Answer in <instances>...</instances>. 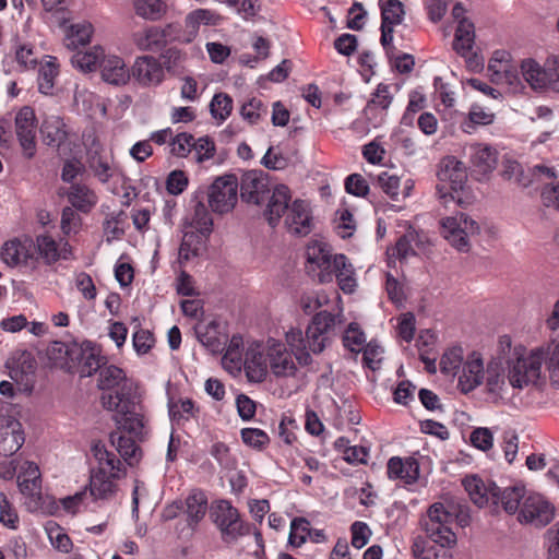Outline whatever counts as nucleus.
Listing matches in <instances>:
<instances>
[{
  "instance_id": "423d86ee",
  "label": "nucleus",
  "mask_w": 559,
  "mask_h": 559,
  "mask_svg": "<svg viewBox=\"0 0 559 559\" xmlns=\"http://www.w3.org/2000/svg\"><path fill=\"white\" fill-rule=\"evenodd\" d=\"M452 521V514L441 503H435L429 508L423 526L433 543L442 547H452L456 544V535L450 527Z\"/></svg>"
},
{
  "instance_id": "39448f33",
  "label": "nucleus",
  "mask_w": 559,
  "mask_h": 559,
  "mask_svg": "<svg viewBox=\"0 0 559 559\" xmlns=\"http://www.w3.org/2000/svg\"><path fill=\"white\" fill-rule=\"evenodd\" d=\"M211 516L225 543H233L250 532V525L240 519L238 510L227 500L218 501L212 508Z\"/></svg>"
},
{
  "instance_id": "9d476101",
  "label": "nucleus",
  "mask_w": 559,
  "mask_h": 559,
  "mask_svg": "<svg viewBox=\"0 0 559 559\" xmlns=\"http://www.w3.org/2000/svg\"><path fill=\"white\" fill-rule=\"evenodd\" d=\"M336 318L328 311L316 313L311 323L306 330V344L309 353L320 354L324 350L329 342V332L335 325Z\"/></svg>"
},
{
  "instance_id": "c85d7f7f",
  "label": "nucleus",
  "mask_w": 559,
  "mask_h": 559,
  "mask_svg": "<svg viewBox=\"0 0 559 559\" xmlns=\"http://www.w3.org/2000/svg\"><path fill=\"white\" fill-rule=\"evenodd\" d=\"M468 156L474 169L480 174L490 173L497 166V151L488 145H471L468 148Z\"/></svg>"
},
{
  "instance_id": "393cba45",
  "label": "nucleus",
  "mask_w": 559,
  "mask_h": 559,
  "mask_svg": "<svg viewBox=\"0 0 559 559\" xmlns=\"http://www.w3.org/2000/svg\"><path fill=\"white\" fill-rule=\"evenodd\" d=\"M307 262L312 270L314 267L320 270L318 274L320 283L332 282V272L330 270L334 265V255L329 250L319 245L309 247L307 250Z\"/></svg>"
},
{
  "instance_id": "b1692460",
  "label": "nucleus",
  "mask_w": 559,
  "mask_h": 559,
  "mask_svg": "<svg viewBox=\"0 0 559 559\" xmlns=\"http://www.w3.org/2000/svg\"><path fill=\"white\" fill-rule=\"evenodd\" d=\"M269 202L264 215L271 226L277 225L283 214L288 210V203L292 199L289 188L285 185L276 186Z\"/></svg>"
},
{
  "instance_id": "603ef678",
  "label": "nucleus",
  "mask_w": 559,
  "mask_h": 559,
  "mask_svg": "<svg viewBox=\"0 0 559 559\" xmlns=\"http://www.w3.org/2000/svg\"><path fill=\"white\" fill-rule=\"evenodd\" d=\"M233 109V99L228 94H215L210 104V111L215 119L224 121L228 118Z\"/></svg>"
},
{
  "instance_id": "72a5a7b5",
  "label": "nucleus",
  "mask_w": 559,
  "mask_h": 559,
  "mask_svg": "<svg viewBox=\"0 0 559 559\" xmlns=\"http://www.w3.org/2000/svg\"><path fill=\"white\" fill-rule=\"evenodd\" d=\"M121 431L123 429L111 432L110 442L129 465H134L140 461L141 450L133 438L123 436Z\"/></svg>"
},
{
  "instance_id": "49530a36",
  "label": "nucleus",
  "mask_w": 559,
  "mask_h": 559,
  "mask_svg": "<svg viewBox=\"0 0 559 559\" xmlns=\"http://www.w3.org/2000/svg\"><path fill=\"white\" fill-rule=\"evenodd\" d=\"M377 181L386 195H389L393 201H400V177L391 175L388 171H383L378 176ZM411 188L412 186H405L404 191L402 192L403 198L408 197Z\"/></svg>"
},
{
  "instance_id": "6ab92c4d",
  "label": "nucleus",
  "mask_w": 559,
  "mask_h": 559,
  "mask_svg": "<svg viewBox=\"0 0 559 559\" xmlns=\"http://www.w3.org/2000/svg\"><path fill=\"white\" fill-rule=\"evenodd\" d=\"M484 377L483 359L479 354L472 353L464 362L462 373L459 376V386L464 393L471 392L483 383Z\"/></svg>"
},
{
  "instance_id": "5701e85b",
  "label": "nucleus",
  "mask_w": 559,
  "mask_h": 559,
  "mask_svg": "<svg viewBox=\"0 0 559 559\" xmlns=\"http://www.w3.org/2000/svg\"><path fill=\"white\" fill-rule=\"evenodd\" d=\"M99 68L103 80L109 84L123 85L130 80V70L127 69L124 61L118 56H104Z\"/></svg>"
},
{
  "instance_id": "864d4df0",
  "label": "nucleus",
  "mask_w": 559,
  "mask_h": 559,
  "mask_svg": "<svg viewBox=\"0 0 559 559\" xmlns=\"http://www.w3.org/2000/svg\"><path fill=\"white\" fill-rule=\"evenodd\" d=\"M310 523L304 518H296L290 523L288 543L290 546L300 547L309 537Z\"/></svg>"
},
{
  "instance_id": "7ed1b4c3",
  "label": "nucleus",
  "mask_w": 559,
  "mask_h": 559,
  "mask_svg": "<svg viewBox=\"0 0 559 559\" xmlns=\"http://www.w3.org/2000/svg\"><path fill=\"white\" fill-rule=\"evenodd\" d=\"M545 354L540 348L525 353L515 348L507 360L508 381L513 390H523L535 384L540 377Z\"/></svg>"
},
{
  "instance_id": "e2e57ef3",
  "label": "nucleus",
  "mask_w": 559,
  "mask_h": 559,
  "mask_svg": "<svg viewBox=\"0 0 559 559\" xmlns=\"http://www.w3.org/2000/svg\"><path fill=\"white\" fill-rule=\"evenodd\" d=\"M75 287L82 294L83 298L91 301L97 296L96 286L90 274L85 272H79L74 278Z\"/></svg>"
},
{
  "instance_id": "69168bd1",
  "label": "nucleus",
  "mask_w": 559,
  "mask_h": 559,
  "mask_svg": "<svg viewBox=\"0 0 559 559\" xmlns=\"http://www.w3.org/2000/svg\"><path fill=\"white\" fill-rule=\"evenodd\" d=\"M301 308L307 314H311L329 302V297L323 292L306 294L301 297Z\"/></svg>"
},
{
  "instance_id": "c756f323",
  "label": "nucleus",
  "mask_w": 559,
  "mask_h": 559,
  "mask_svg": "<svg viewBox=\"0 0 559 559\" xmlns=\"http://www.w3.org/2000/svg\"><path fill=\"white\" fill-rule=\"evenodd\" d=\"M487 392L496 397L502 399L508 394L510 388L508 373L498 361H490L486 369Z\"/></svg>"
},
{
  "instance_id": "6e6552de",
  "label": "nucleus",
  "mask_w": 559,
  "mask_h": 559,
  "mask_svg": "<svg viewBox=\"0 0 559 559\" xmlns=\"http://www.w3.org/2000/svg\"><path fill=\"white\" fill-rule=\"evenodd\" d=\"M555 516V507L542 495L527 492L519 512L521 523H530L536 527H544Z\"/></svg>"
},
{
  "instance_id": "0eeeda50",
  "label": "nucleus",
  "mask_w": 559,
  "mask_h": 559,
  "mask_svg": "<svg viewBox=\"0 0 559 559\" xmlns=\"http://www.w3.org/2000/svg\"><path fill=\"white\" fill-rule=\"evenodd\" d=\"M238 200V181L234 175L217 177L207 190L209 206L214 213L230 212Z\"/></svg>"
},
{
  "instance_id": "6e6d98bb",
  "label": "nucleus",
  "mask_w": 559,
  "mask_h": 559,
  "mask_svg": "<svg viewBox=\"0 0 559 559\" xmlns=\"http://www.w3.org/2000/svg\"><path fill=\"white\" fill-rule=\"evenodd\" d=\"M463 360L461 347H454L443 354L440 360V370L445 374H456Z\"/></svg>"
},
{
  "instance_id": "37998d69",
  "label": "nucleus",
  "mask_w": 559,
  "mask_h": 559,
  "mask_svg": "<svg viewBox=\"0 0 559 559\" xmlns=\"http://www.w3.org/2000/svg\"><path fill=\"white\" fill-rule=\"evenodd\" d=\"M522 74L525 81L534 88H543L546 86L549 80V75L546 69H542L540 66L532 60L526 59L521 63Z\"/></svg>"
},
{
  "instance_id": "5fc2aeb1",
  "label": "nucleus",
  "mask_w": 559,
  "mask_h": 559,
  "mask_svg": "<svg viewBox=\"0 0 559 559\" xmlns=\"http://www.w3.org/2000/svg\"><path fill=\"white\" fill-rule=\"evenodd\" d=\"M366 336L357 323H350L343 336V344L353 353H359L365 347Z\"/></svg>"
},
{
  "instance_id": "ea45409f",
  "label": "nucleus",
  "mask_w": 559,
  "mask_h": 559,
  "mask_svg": "<svg viewBox=\"0 0 559 559\" xmlns=\"http://www.w3.org/2000/svg\"><path fill=\"white\" fill-rule=\"evenodd\" d=\"M133 43L141 50H157L165 46L162 27L150 26L132 35Z\"/></svg>"
},
{
  "instance_id": "de8ad7c7",
  "label": "nucleus",
  "mask_w": 559,
  "mask_h": 559,
  "mask_svg": "<svg viewBox=\"0 0 559 559\" xmlns=\"http://www.w3.org/2000/svg\"><path fill=\"white\" fill-rule=\"evenodd\" d=\"M134 9L139 16L156 21L166 12V4L163 0H134Z\"/></svg>"
},
{
  "instance_id": "aec40b11",
  "label": "nucleus",
  "mask_w": 559,
  "mask_h": 559,
  "mask_svg": "<svg viewBox=\"0 0 559 559\" xmlns=\"http://www.w3.org/2000/svg\"><path fill=\"white\" fill-rule=\"evenodd\" d=\"M267 357L270 368L276 377H292L296 373L297 367L284 344L273 342L269 346Z\"/></svg>"
},
{
  "instance_id": "473e14b6",
  "label": "nucleus",
  "mask_w": 559,
  "mask_h": 559,
  "mask_svg": "<svg viewBox=\"0 0 559 559\" xmlns=\"http://www.w3.org/2000/svg\"><path fill=\"white\" fill-rule=\"evenodd\" d=\"M332 277L335 276L340 288L346 293H353L356 287L353 265L348 262L346 255L340 253L334 255V265L330 270Z\"/></svg>"
},
{
  "instance_id": "a878e982",
  "label": "nucleus",
  "mask_w": 559,
  "mask_h": 559,
  "mask_svg": "<svg viewBox=\"0 0 559 559\" xmlns=\"http://www.w3.org/2000/svg\"><path fill=\"white\" fill-rule=\"evenodd\" d=\"M388 477L393 480L401 479L407 485L414 484L419 477V464L413 457L402 460L393 456L388 462Z\"/></svg>"
},
{
  "instance_id": "f3484780",
  "label": "nucleus",
  "mask_w": 559,
  "mask_h": 559,
  "mask_svg": "<svg viewBox=\"0 0 559 559\" xmlns=\"http://www.w3.org/2000/svg\"><path fill=\"white\" fill-rule=\"evenodd\" d=\"M24 432L19 420L12 417H0V455L11 456L24 443Z\"/></svg>"
},
{
  "instance_id": "2eb2a0df",
  "label": "nucleus",
  "mask_w": 559,
  "mask_h": 559,
  "mask_svg": "<svg viewBox=\"0 0 559 559\" xmlns=\"http://www.w3.org/2000/svg\"><path fill=\"white\" fill-rule=\"evenodd\" d=\"M87 164L93 175L102 183H107L118 173L112 154L106 152L98 144H93L87 151Z\"/></svg>"
},
{
  "instance_id": "bb28decb",
  "label": "nucleus",
  "mask_w": 559,
  "mask_h": 559,
  "mask_svg": "<svg viewBox=\"0 0 559 559\" xmlns=\"http://www.w3.org/2000/svg\"><path fill=\"white\" fill-rule=\"evenodd\" d=\"M66 195L71 206L82 213L91 212L98 201L95 191L87 185L81 182L72 183L66 192Z\"/></svg>"
},
{
  "instance_id": "774afa93",
  "label": "nucleus",
  "mask_w": 559,
  "mask_h": 559,
  "mask_svg": "<svg viewBox=\"0 0 559 559\" xmlns=\"http://www.w3.org/2000/svg\"><path fill=\"white\" fill-rule=\"evenodd\" d=\"M350 531H352V545L355 548L360 549L367 545V543L371 536V531L365 522H360V521L354 522L350 526Z\"/></svg>"
},
{
  "instance_id": "e433bc0d",
  "label": "nucleus",
  "mask_w": 559,
  "mask_h": 559,
  "mask_svg": "<svg viewBox=\"0 0 559 559\" xmlns=\"http://www.w3.org/2000/svg\"><path fill=\"white\" fill-rule=\"evenodd\" d=\"M93 33L94 27L88 21L71 24L67 32L64 45L72 50L78 49L80 46H86L90 44Z\"/></svg>"
},
{
  "instance_id": "4be33fe9",
  "label": "nucleus",
  "mask_w": 559,
  "mask_h": 559,
  "mask_svg": "<svg viewBox=\"0 0 559 559\" xmlns=\"http://www.w3.org/2000/svg\"><path fill=\"white\" fill-rule=\"evenodd\" d=\"M488 74L493 83L512 84L516 79L515 71L510 63V53L506 50H496L489 60Z\"/></svg>"
},
{
  "instance_id": "3c124183",
  "label": "nucleus",
  "mask_w": 559,
  "mask_h": 559,
  "mask_svg": "<svg viewBox=\"0 0 559 559\" xmlns=\"http://www.w3.org/2000/svg\"><path fill=\"white\" fill-rule=\"evenodd\" d=\"M380 8L382 17L381 24L394 27L402 23L405 12L403 3L400 0H389Z\"/></svg>"
},
{
  "instance_id": "58836bf2",
  "label": "nucleus",
  "mask_w": 559,
  "mask_h": 559,
  "mask_svg": "<svg viewBox=\"0 0 559 559\" xmlns=\"http://www.w3.org/2000/svg\"><path fill=\"white\" fill-rule=\"evenodd\" d=\"M185 504L188 524L192 527L204 518L207 510V498L204 492L194 490L187 497Z\"/></svg>"
},
{
  "instance_id": "052dcab7",
  "label": "nucleus",
  "mask_w": 559,
  "mask_h": 559,
  "mask_svg": "<svg viewBox=\"0 0 559 559\" xmlns=\"http://www.w3.org/2000/svg\"><path fill=\"white\" fill-rule=\"evenodd\" d=\"M192 151L194 152L195 160L203 163L215 155V143L209 136H202L198 140L193 138Z\"/></svg>"
},
{
  "instance_id": "8fccbe9b",
  "label": "nucleus",
  "mask_w": 559,
  "mask_h": 559,
  "mask_svg": "<svg viewBox=\"0 0 559 559\" xmlns=\"http://www.w3.org/2000/svg\"><path fill=\"white\" fill-rule=\"evenodd\" d=\"M168 412L170 419L177 424L187 421L195 416L198 409L194 407V403L190 399L179 400L177 402L170 401L168 403Z\"/></svg>"
},
{
  "instance_id": "dca6fc26",
  "label": "nucleus",
  "mask_w": 559,
  "mask_h": 559,
  "mask_svg": "<svg viewBox=\"0 0 559 559\" xmlns=\"http://www.w3.org/2000/svg\"><path fill=\"white\" fill-rule=\"evenodd\" d=\"M439 185H444L455 193L463 191L467 180V173L464 164L454 156L444 157L439 165L437 173Z\"/></svg>"
},
{
  "instance_id": "7c9ffc66",
  "label": "nucleus",
  "mask_w": 559,
  "mask_h": 559,
  "mask_svg": "<svg viewBox=\"0 0 559 559\" xmlns=\"http://www.w3.org/2000/svg\"><path fill=\"white\" fill-rule=\"evenodd\" d=\"M192 202L194 203L193 213L189 221L186 222V227L193 228L195 233L209 237L213 230V219L203 203L202 198L194 195Z\"/></svg>"
},
{
  "instance_id": "1a4fd4ad",
  "label": "nucleus",
  "mask_w": 559,
  "mask_h": 559,
  "mask_svg": "<svg viewBox=\"0 0 559 559\" xmlns=\"http://www.w3.org/2000/svg\"><path fill=\"white\" fill-rule=\"evenodd\" d=\"M37 119L29 106L22 107L15 116V134L23 156L32 159L36 154Z\"/></svg>"
},
{
  "instance_id": "f8f14e48",
  "label": "nucleus",
  "mask_w": 559,
  "mask_h": 559,
  "mask_svg": "<svg viewBox=\"0 0 559 559\" xmlns=\"http://www.w3.org/2000/svg\"><path fill=\"white\" fill-rule=\"evenodd\" d=\"M2 260L11 266L23 264L36 267V248L31 238L24 240H11L4 243L1 251Z\"/></svg>"
},
{
  "instance_id": "680f3d73",
  "label": "nucleus",
  "mask_w": 559,
  "mask_h": 559,
  "mask_svg": "<svg viewBox=\"0 0 559 559\" xmlns=\"http://www.w3.org/2000/svg\"><path fill=\"white\" fill-rule=\"evenodd\" d=\"M58 71L53 63L48 62L45 67L40 68L38 74V90L45 95H49L53 88V80Z\"/></svg>"
},
{
  "instance_id": "f257e3e1",
  "label": "nucleus",
  "mask_w": 559,
  "mask_h": 559,
  "mask_svg": "<svg viewBox=\"0 0 559 559\" xmlns=\"http://www.w3.org/2000/svg\"><path fill=\"white\" fill-rule=\"evenodd\" d=\"M98 388L104 391L100 396L102 406L114 413L112 420L117 429L141 438L147 419L133 381L126 377L121 368L111 365L99 370Z\"/></svg>"
},
{
  "instance_id": "a18cd8bd",
  "label": "nucleus",
  "mask_w": 559,
  "mask_h": 559,
  "mask_svg": "<svg viewBox=\"0 0 559 559\" xmlns=\"http://www.w3.org/2000/svg\"><path fill=\"white\" fill-rule=\"evenodd\" d=\"M162 66L168 73L178 75L185 71L187 55L176 47L166 49L162 55Z\"/></svg>"
},
{
  "instance_id": "338daca9",
  "label": "nucleus",
  "mask_w": 559,
  "mask_h": 559,
  "mask_svg": "<svg viewBox=\"0 0 559 559\" xmlns=\"http://www.w3.org/2000/svg\"><path fill=\"white\" fill-rule=\"evenodd\" d=\"M469 440L475 448L481 451H488L492 448L493 435L490 429L480 427L472 431Z\"/></svg>"
},
{
  "instance_id": "a211bd4d",
  "label": "nucleus",
  "mask_w": 559,
  "mask_h": 559,
  "mask_svg": "<svg viewBox=\"0 0 559 559\" xmlns=\"http://www.w3.org/2000/svg\"><path fill=\"white\" fill-rule=\"evenodd\" d=\"M242 369L251 382H262L267 374V359L261 345L252 344L245 353Z\"/></svg>"
},
{
  "instance_id": "20e7f679",
  "label": "nucleus",
  "mask_w": 559,
  "mask_h": 559,
  "mask_svg": "<svg viewBox=\"0 0 559 559\" xmlns=\"http://www.w3.org/2000/svg\"><path fill=\"white\" fill-rule=\"evenodd\" d=\"M441 234L455 249L467 252L471 248L469 239L480 233L479 224L465 213H456L440 222Z\"/></svg>"
},
{
  "instance_id": "79ce46f5",
  "label": "nucleus",
  "mask_w": 559,
  "mask_h": 559,
  "mask_svg": "<svg viewBox=\"0 0 559 559\" xmlns=\"http://www.w3.org/2000/svg\"><path fill=\"white\" fill-rule=\"evenodd\" d=\"M526 495L527 492L524 486L507 487L503 490L500 489L499 503H501L507 513L514 514L518 511L520 512L521 504Z\"/></svg>"
},
{
  "instance_id": "f03ea898",
  "label": "nucleus",
  "mask_w": 559,
  "mask_h": 559,
  "mask_svg": "<svg viewBox=\"0 0 559 559\" xmlns=\"http://www.w3.org/2000/svg\"><path fill=\"white\" fill-rule=\"evenodd\" d=\"M92 451L98 468L90 477V496L94 500H109L116 495V480L123 475L122 463L102 443L94 444Z\"/></svg>"
},
{
  "instance_id": "0e129e2a",
  "label": "nucleus",
  "mask_w": 559,
  "mask_h": 559,
  "mask_svg": "<svg viewBox=\"0 0 559 559\" xmlns=\"http://www.w3.org/2000/svg\"><path fill=\"white\" fill-rule=\"evenodd\" d=\"M189 179L182 170H173L166 179V189L169 194H181L188 187Z\"/></svg>"
},
{
  "instance_id": "ddd939ff",
  "label": "nucleus",
  "mask_w": 559,
  "mask_h": 559,
  "mask_svg": "<svg viewBox=\"0 0 559 559\" xmlns=\"http://www.w3.org/2000/svg\"><path fill=\"white\" fill-rule=\"evenodd\" d=\"M462 484L471 500L479 508L499 504L500 488L492 481H484L479 477L466 476Z\"/></svg>"
},
{
  "instance_id": "412c9836",
  "label": "nucleus",
  "mask_w": 559,
  "mask_h": 559,
  "mask_svg": "<svg viewBox=\"0 0 559 559\" xmlns=\"http://www.w3.org/2000/svg\"><path fill=\"white\" fill-rule=\"evenodd\" d=\"M286 225L290 233L306 236L311 231V215L307 202L295 200L289 207Z\"/></svg>"
},
{
  "instance_id": "f704fd0d",
  "label": "nucleus",
  "mask_w": 559,
  "mask_h": 559,
  "mask_svg": "<svg viewBox=\"0 0 559 559\" xmlns=\"http://www.w3.org/2000/svg\"><path fill=\"white\" fill-rule=\"evenodd\" d=\"M243 356V341L240 335H234L226 348V352L222 358L224 368L233 373L237 374L242 370Z\"/></svg>"
},
{
  "instance_id": "c03bdc74",
  "label": "nucleus",
  "mask_w": 559,
  "mask_h": 559,
  "mask_svg": "<svg viewBox=\"0 0 559 559\" xmlns=\"http://www.w3.org/2000/svg\"><path fill=\"white\" fill-rule=\"evenodd\" d=\"M34 247L36 248V258L40 257L46 264H52L61 257L57 242L48 235L37 236Z\"/></svg>"
},
{
  "instance_id": "bf43d9fd",
  "label": "nucleus",
  "mask_w": 559,
  "mask_h": 559,
  "mask_svg": "<svg viewBox=\"0 0 559 559\" xmlns=\"http://www.w3.org/2000/svg\"><path fill=\"white\" fill-rule=\"evenodd\" d=\"M267 107L259 98H252L243 104L240 114L250 123H257L263 115H266Z\"/></svg>"
},
{
  "instance_id": "13d9d810",
  "label": "nucleus",
  "mask_w": 559,
  "mask_h": 559,
  "mask_svg": "<svg viewBox=\"0 0 559 559\" xmlns=\"http://www.w3.org/2000/svg\"><path fill=\"white\" fill-rule=\"evenodd\" d=\"M193 135L187 132H181L175 135L170 141L171 155L185 158L192 152Z\"/></svg>"
},
{
  "instance_id": "4d7b16f0",
  "label": "nucleus",
  "mask_w": 559,
  "mask_h": 559,
  "mask_svg": "<svg viewBox=\"0 0 559 559\" xmlns=\"http://www.w3.org/2000/svg\"><path fill=\"white\" fill-rule=\"evenodd\" d=\"M242 442L255 450H263L270 442L267 433L258 428H243L240 431Z\"/></svg>"
},
{
  "instance_id": "09e8293b",
  "label": "nucleus",
  "mask_w": 559,
  "mask_h": 559,
  "mask_svg": "<svg viewBox=\"0 0 559 559\" xmlns=\"http://www.w3.org/2000/svg\"><path fill=\"white\" fill-rule=\"evenodd\" d=\"M76 366L81 367L80 373L82 377H88L100 369V358L93 347L90 345L84 347L82 345V353L75 359V367Z\"/></svg>"
},
{
  "instance_id": "4c0bfd02",
  "label": "nucleus",
  "mask_w": 559,
  "mask_h": 559,
  "mask_svg": "<svg viewBox=\"0 0 559 559\" xmlns=\"http://www.w3.org/2000/svg\"><path fill=\"white\" fill-rule=\"evenodd\" d=\"M285 340L296 360L301 366H308L312 362V357L307 349L306 336L299 329H290L286 332Z\"/></svg>"
},
{
  "instance_id": "9b49d317",
  "label": "nucleus",
  "mask_w": 559,
  "mask_h": 559,
  "mask_svg": "<svg viewBox=\"0 0 559 559\" xmlns=\"http://www.w3.org/2000/svg\"><path fill=\"white\" fill-rule=\"evenodd\" d=\"M269 194V178L262 170H249L241 176L240 197L243 201L259 205Z\"/></svg>"
},
{
  "instance_id": "cd10ccee",
  "label": "nucleus",
  "mask_w": 559,
  "mask_h": 559,
  "mask_svg": "<svg viewBox=\"0 0 559 559\" xmlns=\"http://www.w3.org/2000/svg\"><path fill=\"white\" fill-rule=\"evenodd\" d=\"M82 353V345L76 342L66 344L62 342H53L48 348V356L56 365L73 369L75 368V359Z\"/></svg>"
},
{
  "instance_id": "c9c22d12",
  "label": "nucleus",
  "mask_w": 559,
  "mask_h": 559,
  "mask_svg": "<svg viewBox=\"0 0 559 559\" xmlns=\"http://www.w3.org/2000/svg\"><path fill=\"white\" fill-rule=\"evenodd\" d=\"M207 237L193 230H185L178 251V262L183 265L190 259L200 254Z\"/></svg>"
},
{
  "instance_id": "2f4dec72",
  "label": "nucleus",
  "mask_w": 559,
  "mask_h": 559,
  "mask_svg": "<svg viewBox=\"0 0 559 559\" xmlns=\"http://www.w3.org/2000/svg\"><path fill=\"white\" fill-rule=\"evenodd\" d=\"M40 133L46 145L59 147L67 140L66 124L58 116H48L40 126Z\"/></svg>"
},
{
  "instance_id": "4468645a",
  "label": "nucleus",
  "mask_w": 559,
  "mask_h": 559,
  "mask_svg": "<svg viewBox=\"0 0 559 559\" xmlns=\"http://www.w3.org/2000/svg\"><path fill=\"white\" fill-rule=\"evenodd\" d=\"M130 78L142 86L158 85L164 80V69L157 58L141 56L135 59L130 70Z\"/></svg>"
},
{
  "instance_id": "a19ab883",
  "label": "nucleus",
  "mask_w": 559,
  "mask_h": 559,
  "mask_svg": "<svg viewBox=\"0 0 559 559\" xmlns=\"http://www.w3.org/2000/svg\"><path fill=\"white\" fill-rule=\"evenodd\" d=\"M104 56V49L100 46H94L90 51H76L73 53L71 63L74 68L83 72H91L99 66Z\"/></svg>"
}]
</instances>
